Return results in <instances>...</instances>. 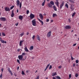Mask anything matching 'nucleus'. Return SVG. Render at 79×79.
<instances>
[{"label": "nucleus", "instance_id": "f257e3e1", "mask_svg": "<svg viewBox=\"0 0 79 79\" xmlns=\"http://www.w3.org/2000/svg\"><path fill=\"white\" fill-rule=\"evenodd\" d=\"M32 25L33 26H36V21L35 19H34L31 21Z\"/></svg>", "mask_w": 79, "mask_h": 79}, {"label": "nucleus", "instance_id": "f03ea898", "mask_svg": "<svg viewBox=\"0 0 79 79\" xmlns=\"http://www.w3.org/2000/svg\"><path fill=\"white\" fill-rule=\"evenodd\" d=\"M30 19H33L34 17H35V16H34V14H32L31 13L30 14Z\"/></svg>", "mask_w": 79, "mask_h": 79}, {"label": "nucleus", "instance_id": "7ed1b4c3", "mask_svg": "<svg viewBox=\"0 0 79 79\" xmlns=\"http://www.w3.org/2000/svg\"><path fill=\"white\" fill-rule=\"evenodd\" d=\"M5 10L6 11H10V9L9 7H5Z\"/></svg>", "mask_w": 79, "mask_h": 79}, {"label": "nucleus", "instance_id": "20e7f679", "mask_svg": "<svg viewBox=\"0 0 79 79\" xmlns=\"http://www.w3.org/2000/svg\"><path fill=\"white\" fill-rule=\"evenodd\" d=\"M64 28H65V29H69L71 28V27L69 25H67Z\"/></svg>", "mask_w": 79, "mask_h": 79}, {"label": "nucleus", "instance_id": "39448f33", "mask_svg": "<svg viewBox=\"0 0 79 79\" xmlns=\"http://www.w3.org/2000/svg\"><path fill=\"white\" fill-rule=\"evenodd\" d=\"M18 58L19 60H23V56L21 55H19L18 56Z\"/></svg>", "mask_w": 79, "mask_h": 79}, {"label": "nucleus", "instance_id": "423d86ee", "mask_svg": "<svg viewBox=\"0 0 79 79\" xmlns=\"http://www.w3.org/2000/svg\"><path fill=\"white\" fill-rule=\"evenodd\" d=\"M64 2H62V3L60 4V9H61L62 8L63 6L64 5Z\"/></svg>", "mask_w": 79, "mask_h": 79}, {"label": "nucleus", "instance_id": "0eeeda50", "mask_svg": "<svg viewBox=\"0 0 79 79\" xmlns=\"http://www.w3.org/2000/svg\"><path fill=\"white\" fill-rule=\"evenodd\" d=\"M0 19L1 21H6V18L5 17H1L0 18Z\"/></svg>", "mask_w": 79, "mask_h": 79}, {"label": "nucleus", "instance_id": "6e6552de", "mask_svg": "<svg viewBox=\"0 0 79 79\" xmlns=\"http://www.w3.org/2000/svg\"><path fill=\"white\" fill-rule=\"evenodd\" d=\"M55 3L58 8H59V2H58V0H56V2H55Z\"/></svg>", "mask_w": 79, "mask_h": 79}, {"label": "nucleus", "instance_id": "1a4fd4ad", "mask_svg": "<svg viewBox=\"0 0 79 79\" xmlns=\"http://www.w3.org/2000/svg\"><path fill=\"white\" fill-rule=\"evenodd\" d=\"M36 39L38 41L40 42V36L38 35H37L36 36Z\"/></svg>", "mask_w": 79, "mask_h": 79}, {"label": "nucleus", "instance_id": "9d476101", "mask_svg": "<svg viewBox=\"0 0 79 79\" xmlns=\"http://www.w3.org/2000/svg\"><path fill=\"white\" fill-rule=\"evenodd\" d=\"M14 16H15V13H14V10H12V11L11 16L12 18H13Z\"/></svg>", "mask_w": 79, "mask_h": 79}, {"label": "nucleus", "instance_id": "9b49d317", "mask_svg": "<svg viewBox=\"0 0 79 79\" xmlns=\"http://www.w3.org/2000/svg\"><path fill=\"white\" fill-rule=\"evenodd\" d=\"M38 21L41 23L42 26H43L44 25V22L42 20H41L40 19L38 18Z\"/></svg>", "mask_w": 79, "mask_h": 79}, {"label": "nucleus", "instance_id": "f8f14e48", "mask_svg": "<svg viewBox=\"0 0 79 79\" xmlns=\"http://www.w3.org/2000/svg\"><path fill=\"white\" fill-rule=\"evenodd\" d=\"M39 16H40V18L41 20H43V15L42 14H40Z\"/></svg>", "mask_w": 79, "mask_h": 79}, {"label": "nucleus", "instance_id": "ddd939ff", "mask_svg": "<svg viewBox=\"0 0 79 79\" xmlns=\"http://www.w3.org/2000/svg\"><path fill=\"white\" fill-rule=\"evenodd\" d=\"M8 72L10 73V74L11 76H13V73H12V72L10 70V68H8Z\"/></svg>", "mask_w": 79, "mask_h": 79}, {"label": "nucleus", "instance_id": "4468645a", "mask_svg": "<svg viewBox=\"0 0 79 79\" xmlns=\"http://www.w3.org/2000/svg\"><path fill=\"white\" fill-rule=\"evenodd\" d=\"M16 5L18 6H19V3H20V2H19V0H17L16 1Z\"/></svg>", "mask_w": 79, "mask_h": 79}, {"label": "nucleus", "instance_id": "2eb2a0df", "mask_svg": "<svg viewBox=\"0 0 79 79\" xmlns=\"http://www.w3.org/2000/svg\"><path fill=\"white\" fill-rule=\"evenodd\" d=\"M0 40L1 42H2V43L3 44H6V41H5L2 40Z\"/></svg>", "mask_w": 79, "mask_h": 79}, {"label": "nucleus", "instance_id": "dca6fc26", "mask_svg": "<svg viewBox=\"0 0 79 79\" xmlns=\"http://www.w3.org/2000/svg\"><path fill=\"white\" fill-rule=\"evenodd\" d=\"M19 18L20 20H23V16L22 15H19Z\"/></svg>", "mask_w": 79, "mask_h": 79}, {"label": "nucleus", "instance_id": "f3484780", "mask_svg": "<svg viewBox=\"0 0 79 79\" xmlns=\"http://www.w3.org/2000/svg\"><path fill=\"white\" fill-rule=\"evenodd\" d=\"M53 8L55 11H57V9H56V7L55 5L53 6Z\"/></svg>", "mask_w": 79, "mask_h": 79}, {"label": "nucleus", "instance_id": "a211bd4d", "mask_svg": "<svg viewBox=\"0 0 79 79\" xmlns=\"http://www.w3.org/2000/svg\"><path fill=\"white\" fill-rule=\"evenodd\" d=\"M23 40H21L19 42V46H22V43H23Z\"/></svg>", "mask_w": 79, "mask_h": 79}, {"label": "nucleus", "instance_id": "6ab92c4d", "mask_svg": "<svg viewBox=\"0 0 79 79\" xmlns=\"http://www.w3.org/2000/svg\"><path fill=\"white\" fill-rule=\"evenodd\" d=\"M24 50L25 52H29V50H28V49H27V47H25L24 48Z\"/></svg>", "mask_w": 79, "mask_h": 79}, {"label": "nucleus", "instance_id": "aec40b11", "mask_svg": "<svg viewBox=\"0 0 79 79\" xmlns=\"http://www.w3.org/2000/svg\"><path fill=\"white\" fill-rule=\"evenodd\" d=\"M56 75H57V74L56 72H55V73H53L52 74V76H56Z\"/></svg>", "mask_w": 79, "mask_h": 79}, {"label": "nucleus", "instance_id": "412c9836", "mask_svg": "<svg viewBox=\"0 0 79 79\" xmlns=\"http://www.w3.org/2000/svg\"><path fill=\"white\" fill-rule=\"evenodd\" d=\"M50 3L52 5H53V6H54V2H53V1H51L50 2Z\"/></svg>", "mask_w": 79, "mask_h": 79}, {"label": "nucleus", "instance_id": "4be33fe9", "mask_svg": "<svg viewBox=\"0 0 79 79\" xmlns=\"http://www.w3.org/2000/svg\"><path fill=\"white\" fill-rule=\"evenodd\" d=\"M49 66H50V64H49L47 65V66L46 67V68L44 70L45 71H46L47 70V68H48Z\"/></svg>", "mask_w": 79, "mask_h": 79}, {"label": "nucleus", "instance_id": "5701e85b", "mask_svg": "<svg viewBox=\"0 0 79 79\" xmlns=\"http://www.w3.org/2000/svg\"><path fill=\"white\" fill-rule=\"evenodd\" d=\"M33 48H34V47H33V46H31L30 47V50L31 51L32 50Z\"/></svg>", "mask_w": 79, "mask_h": 79}, {"label": "nucleus", "instance_id": "b1692460", "mask_svg": "<svg viewBox=\"0 0 79 79\" xmlns=\"http://www.w3.org/2000/svg\"><path fill=\"white\" fill-rule=\"evenodd\" d=\"M70 9L71 10V11H73L74 10V8L72 6H71V7H70Z\"/></svg>", "mask_w": 79, "mask_h": 79}, {"label": "nucleus", "instance_id": "393cba45", "mask_svg": "<svg viewBox=\"0 0 79 79\" xmlns=\"http://www.w3.org/2000/svg\"><path fill=\"white\" fill-rule=\"evenodd\" d=\"M52 16L53 17V18L55 17V16H57V15H56V14H53Z\"/></svg>", "mask_w": 79, "mask_h": 79}, {"label": "nucleus", "instance_id": "a878e982", "mask_svg": "<svg viewBox=\"0 0 79 79\" xmlns=\"http://www.w3.org/2000/svg\"><path fill=\"white\" fill-rule=\"evenodd\" d=\"M69 2H71V3H74V2L73 0H69Z\"/></svg>", "mask_w": 79, "mask_h": 79}, {"label": "nucleus", "instance_id": "bb28decb", "mask_svg": "<svg viewBox=\"0 0 79 79\" xmlns=\"http://www.w3.org/2000/svg\"><path fill=\"white\" fill-rule=\"evenodd\" d=\"M24 32H22V33H21L20 34V35L21 36V37H22V36H23L24 35Z\"/></svg>", "mask_w": 79, "mask_h": 79}, {"label": "nucleus", "instance_id": "cd10ccee", "mask_svg": "<svg viewBox=\"0 0 79 79\" xmlns=\"http://www.w3.org/2000/svg\"><path fill=\"white\" fill-rule=\"evenodd\" d=\"M47 37H50V32H48L47 34Z\"/></svg>", "mask_w": 79, "mask_h": 79}, {"label": "nucleus", "instance_id": "c85d7f7f", "mask_svg": "<svg viewBox=\"0 0 79 79\" xmlns=\"http://www.w3.org/2000/svg\"><path fill=\"white\" fill-rule=\"evenodd\" d=\"M65 6H66L67 8V9H68V4L67 3H66L65 4Z\"/></svg>", "mask_w": 79, "mask_h": 79}, {"label": "nucleus", "instance_id": "c756f323", "mask_svg": "<svg viewBox=\"0 0 79 79\" xmlns=\"http://www.w3.org/2000/svg\"><path fill=\"white\" fill-rule=\"evenodd\" d=\"M21 55H22V56H24V55H26V53L24 52L22 53V54Z\"/></svg>", "mask_w": 79, "mask_h": 79}, {"label": "nucleus", "instance_id": "7c9ffc66", "mask_svg": "<svg viewBox=\"0 0 79 79\" xmlns=\"http://www.w3.org/2000/svg\"><path fill=\"white\" fill-rule=\"evenodd\" d=\"M76 15V12H74V13H73L72 15V17H74V15Z\"/></svg>", "mask_w": 79, "mask_h": 79}, {"label": "nucleus", "instance_id": "2f4dec72", "mask_svg": "<svg viewBox=\"0 0 79 79\" xmlns=\"http://www.w3.org/2000/svg\"><path fill=\"white\" fill-rule=\"evenodd\" d=\"M35 35H34L32 37V39L33 40H34V39H35Z\"/></svg>", "mask_w": 79, "mask_h": 79}, {"label": "nucleus", "instance_id": "473e14b6", "mask_svg": "<svg viewBox=\"0 0 79 79\" xmlns=\"http://www.w3.org/2000/svg\"><path fill=\"white\" fill-rule=\"evenodd\" d=\"M78 76H79V75L77 73L75 74V77H78Z\"/></svg>", "mask_w": 79, "mask_h": 79}, {"label": "nucleus", "instance_id": "72a5a7b5", "mask_svg": "<svg viewBox=\"0 0 79 79\" xmlns=\"http://www.w3.org/2000/svg\"><path fill=\"white\" fill-rule=\"evenodd\" d=\"M14 7H15V6H11L10 9V10H12V9H13L14 8Z\"/></svg>", "mask_w": 79, "mask_h": 79}, {"label": "nucleus", "instance_id": "f704fd0d", "mask_svg": "<svg viewBox=\"0 0 79 79\" xmlns=\"http://www.w3.org/2000/svg\"><path fill=\"white\" fill-rule=\"evenodd\" d=\"M2 35L3 36H5V35H6L3 32L2 33Z\"/></svg>", "mask_w": 79, "mask_h": 79}, {"label": "nucleus", "instance_id": "c9c22d12", "mask_svg": "<svg viewBox=\"0 0 79 79\" xmlns=\"http://www.w3.org/2000/svg\"><path fill=\"white\" fill-rule=\"evenodd\" d=\"M22 75H24V74H25V73H24V71H22Z\"/></svg>", "mask_w": 79, "mask_h": 79}, {"label": "nucleus", "instance_id": "e433bc0d", "mask_svg": "<svg viewBox=\"0 0 79 79\" xmlns=\"http://www.w3.org/2000/svg\"><path fill=\"white\" fill-rule=\"evenodd\" d=\"M22 5V3L20 2V9L21 8V6Z\"/></svg>", "mask_w": 79, "mask_h": 79}, {"label": "nucleus", "instance_id": "4c0bfd02", "mask_svg": "<svg viewBox=\"0 0 79 79\" xmlns=\"http://www.w3.org/2000/svg\"><path fill=\"white\" fill-rule=\"evenodd\" d=\"M17 62H18V63L19 64H20V61H19V60L18 59H17Z\"/></svg>", "mask_w": 79, "mask_h": 79}, {"label": "nucleus", "instance_id": "58836bf2", "mask_svg": "<svg viewBox=\"0 0 79 79\" xmlns=\"http://www.w3.org/2000/svg\"><path fill=\"white\" fill-rule=\"evenodd\" d=\"M29 13V11L27 10V15H28Z\"/></svg>", "mask_w": 79, "mask_h": 79}, {"label": "nucleus", "instance_id": "ea45409f", "mask_svg": "<svg viewBox=\"0 0 79 79\" xmlns=\"http://www.w3.org/2000/svg\"><path fill=\"white\" fill-rule=\"evenodd\" d=\"M45 3L44 2H43V3H42V6H44L45 5Z\"/></svg>", "mask_w": 79, "mask_h": 79}, {"label": "nucleus", "instance_id": "a19ab883", "mask_svg": "<svg viewBox=\"0 0 79 79\" xmlns=\"http://www.w3.org/2000/svg\"><path fill=\"white\" fill-rule=\"evenodd\" d=\"M57 79H61V78L59 76L57 77Z\"/></svg>", "mask_w": 79, "mask_h": 79}, {"label": "nucleus", "instance_id": "79ce46f5", "mask_svg": "<svg viewBox=\"0 0 79 79\" xmlns=\"http://www.w3.org/2000/svg\"><path fill=\"white\" fill-rule=\"evenodd\" d=\"M69 78H71V74H69Z\"/></svg>", "mask_w": 79, "mask_h": 79}, {"label": "nucleus", "instance_id": "37998d69", "mask_svg": "<svg viewBox=\"0 0 79 79\" xmlns=\"http://www.w3.org/2000/svg\"><path fill=\"white\" fill-rule=\"evenodd\" d=\"M35 79H39V76H37V77Z\"/></svg>", "mask_w": 79, "mask_h": 79}, {"label": "nucleus", "instance_id": "c03bdc74", "mask_svg": "<svg viewBox=\"0 0 79 79\" xmlns=\"http://www.w3.org/2000/svg\"><path fill=\"white\" fill-rule=\"evenodd\" d=\"M2 73H1V74L0 75V78H2Z\"/></svg>", "mask_w": 79, "mask_h": 79}, {"label": "nucleus", "instance_id": "a18cd8bd", "mask_svg": "<svg viewBox=\"0 0 79 79\" xmlns=\"http://www.w3.org/2000/svg\"><path fill=\"white\" fill-rule=\"evenodd\" d=\"M76 45H77V44H76V43L74 44L73 45V47H75V46H76Z\"/></svg>", "mask_w": 79, "mask_h": 79}, {"label": "nucleus", "instance_id": "49530a36", "mask_svg": "<svg viewBox=\"0 0 79 79\" xmlns=\"http://www.w3.org/2000/svg\"><path fill=\"white\" fill-rule=\"evenodd\" d=\"M76 63H79V61H78V60H76Z\"/></svg>", "mask_w": 79, "mask_h": 79}, {"label": "nucleus", "instance_id": "de8ad7c7", "mask_svg": "<svg viewBox=\"0 0 79 79\" xmlns=\"http://www.w3.org/2000/svg\"><path fill=\"white\" fill-rule=\"evenodd\" d=\"M17 52H19V51H20V50H21V49H19V48L17 49Z\"/></svg>", "mask_w": 79, "mask_h": 79}, {"label": "nucleus", "instance_id": "09e8293b", "mask_svg": "<svg viewBox=\"0 0 79 79\" xmlns=\"http://www.w3.org/2000/svg\"><path fill=\"white\" fill-rule=\"evenodd\" d=\"M75 66H76L75 63L73 64V67H75Z\"/></svg>", "mask_w": 79, "mask_h": 79}, {"label": "nucleus", "instance_id": "8fccbe9b", "mask_svg": "<svg viewBox=\"0 0 79 79\" xmlns=\"http://www.w3.org/2000/svg\"><path fill=\"white\" fill-rule=\"evenodd\" d=\"M71 58L72 60H74V58L72 57V56H71Z\"/></svg>", "mask_w": 79, "mask_h": 79}, {"label": "nucleus", "instance_id": "3c124183", "mask_svg": "<svg viewBox=\"0 0 79 79\" xmlns=\"http://www.w3.org/2000/svg\"><path fill=\"white\" fill-rule=\"evenodd\" d=\"M1 70L2 71V73H3V69L2 68L1 69Z\"/></svg>", "mask_w": 79, "mask_h": 79}, {"label": "nucleus", "instance_id": "603ef678", "mask_svg": "<svg viewBox=\"0 0 79 79\" xmlns=\"http://www.w3.org/2000/svg\"><path fill=\"white\" fill-rule=\"evenodd\" d=\"M59 69H60V68H61V66L60 65L58 67Z\"/></svg>", "mask_w": 79, "mask_h": 79}, {"label": "nucleus", "instance_id": "864d4df0", "mask_svg": "<svg viewBox=\"0 0 79 79\" xmlns=\"http://www.w3.org/2000/svg\"><path fill=\"white\" fill-rule=\"evenodd\" d=\"M52 65H50V69H52Z\"/></svg>", "mask_w": 79, "mask_h": 79}, {"label": "nucleus", "instance_id": "5fc2aeb1", "mask_svg": "<svg viewBox=\"0 0 79 79\" xmlns=\"http://www.w3.org/2000/svg\"><path fill=\"white\" fill-rule=\"evenodd\" d=\"M48 21H49V19H46V22H48Z\"/></svg>", "mask_w": 79, "mask_h": 79}, {"label": "nucleus", "instance_id": "6e6d98bb", "mask_svg": "<svg viewBox=\"0 0 79 79\" xmlns=\"http://www.w3.org/2000/svg\"><path fill=\"white\" fill-rule=\"evenodd\" d=\"M15 26H18V23H15Z\"/></svg>", "mask_w": 79, "mask_h": 79}, {"label": "nucleus", "instance_id": "4d7b16f0", "mask_svg": "<svg viewBox=\"0 0 79 79\" xmlns=\"http://www.w3.org/2000/svg\"><path fill=\"white\" fill-rule=\"evenodd\" d=\"M49 7H50V3H48V4L47 5Z\"/></svg>", "mask_w": 79, "mask_h": 79}, {"label": "nucleus", "instance_id": "13d9d810", "mask_svg": "<svg viewBox=\"0 0 79 79\" xmlns=\"http://www.w3.org/2000/svg\"><path fill=\"white\" fill-rule=\"evenodd\" d=\"M52 22H53V20H51V23H52Z\"/></svg>", "mask_w": 79, "mask_h": 79}, {"label": "nucleus", "instance_id": "bf43d9fd", "mask_svg": "<svg viewBox=\"0 0 79 79\" xmlns=\"http://www.w3.org/2000/svg\"><path fill=\"white\" fill-rule=\"evenodd\" d=\"M68 21H69V23H70V22H71V20H70V19H68Z\"/></svg>", "mask_w": 79, "mask_h": 79}, {"label": "nucleus", "instance_id": "052dcab7", "mask_svg": "<svg viewBox=\"0 0 79 79\" xmlns=\"http://www.w3.org/2000/svg\"><path fill=\"white\" fill-rule=\"evenodd\" d=\"M19 66L17 68V70H18V69H19Z\"/></svg>", "mask_w": 79, "mask_h": 79}, {"label": "nucleus", "instance_id": "680f3d73", "mask_svg": "<svg viewBox=\"0 0 79 79\" xmlns=\"http://www.w3.org/2000/svg\"><path fill=\"white\" fill-rule=\"evenodd\" d=\"M19 12V10H18V9H17V13H18Z\"/></svg>", "mask_w": 79, "mask_h": 79}, {"label": "nucleus", "instance_id": "e2e57ef3", "mask_svg": "<svg viewBox=\"0 0 79 79\" xmlns=\"http://www.w3.org/2000/svg\"><path fill=\"white\" fill-rule=\"evenodd\" d=\"M26 72L27 73H29V70H27Z\"/></svg>", "mask_w": 79, "mask_h": 79}, {"label": "nucleus", "instance_id": "0e129e2a", "mask_svg": "<svg viewBox=\"0 0 79 79\" xmlns=\"http://www.w3.org/2000/svg\"><path fill=\"white\" fill-rule=\"evenodd\" d=\"M0 27H2V24L0 23Z\"/></svg>", "mask_w": 79, "mask_h": 79}, {"label": "nucleus", "instance_id": "69168bd1", "mask_svg": "<svg viewBox=\"0 0 79 79\" xmlns=\"http://www.w3.org/2000/svg\"><path fill=\"white\" fill-rule=\"evenodd\" d=\"M29 34V32H27V35H28Z\"/></svg>", "mask_w": 79, "mask_h": 79}, {"label": "nucleus", "instance_id": "338daca9", "mask_svg": "<svg viewBox=\"0 0 79 79\" xmlns=\"http://www.w3.org/2000/svg\"><path fill=\"white\" fill-rule=\"evenodd\" d=\"M0 36H2V34H1V33L0 32Z\"/></svg>", "mask_w": 79, "mask_h": 79}, {"label": "nucleus", "instance_id": "774afa93", "mask_svg": "<svg viewBox=\"0 0 79 79\" xmlns=\"http://www.w3.org/2000/svg\"><path fill=\"white\" fill-rule=\"evenodd\" d=\"M53 79H56V78H55V77H53Z\"/></svg>", "mask_w": 79, "mask_h": 79}]
</instances>
